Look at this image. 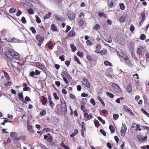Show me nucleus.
<instances>
[{"label": "nucleus", "mask_w": 149, "mask_h": 149, "mask_svg": "<svg viewBox=\"0 0 149 149\" xmlns=\"http://www.w3.org/2000/svg\"><path fill=\"white\" fill-rule=\"evenodd\" d=\"M97 118L98 120L99 121H100L102 123V124H105V122L104 120L102 119V118L100 117H99V116L97 117Z\"/></svg>", "instance_id": "nucleus-44"}, {"label": "nucleus", "mask_w": 149, "mask_h": 149, "mask_svg": "<svg viewBox=\"0 0 149 149\" xmlns=\"http://www.w3.org/2000/svg\"><path fill=\"white\" fill-rule=\"evenodd\" d=\"M106 94L108 96L111 98H113L114 97V95L113 94L109 92H107Z\"/></svg>", "instance_id": "nucleus-34"}, {"label": "nucleus", "mask_w": 149, "mask_h": 149, "mask_svg": "<svg viewBox=\"0 0 149 149\" xmlns=\"http://www.w3.org/2000/svg\"><path fill=\"white\" fill-rule=\"evenodd\" d=\"M74 59L75 61H76L79 64H81V63L80 62L79 59L76 56H74Z\"/></svg>", "instance_id": "nucleus-41"}, {"label": "nucleus", "mask_w": 149, "mask_h": 149, "mask_svg": "<svg viewBox=\"0 0 149 149\" xmlns=\"http://www.w3.org/2000/svg\"><path fill=\"white\" fill-rule=\"evenodd\" d=\"M111 86L112 88H113L116 90L119 91L120 90V88L119 86L118 85L115 84H113Z\"/></svg>", "instance_id": "nucleus-17"}, {"label": "nucleus", "mask_w": 149, "mask_h": 149, "mask_svg": "<svg viewBox=\"0 0 149 149\" xmlns=\"http://www.w3.org/2000/svg\"><path fill=\"white\" fill-rule=\"evenodd\" d=\"M36 21L38 24H39L41 22V20L38 15H36Z\"/></svg>", "instance_id": "nucleus-37"}, {"label": "nucleus", "mask_w": 149, "mask_h": 149, "mask_svg": "<svg viewBox=\"0 0 149 149\" xmlns=\"http://www.w3.org/2000/svg\"><path fill=\"white\" fill-rule=\"evenodd\" d=\"M86 58L87 59L90 61H93V59L91 56L89 55H87L86 56Z\"/></svg>", "instance_id": "nucleus-53"}, {"label": "nucleus", "mask_w": 149, "mask_h": 149, "mask_svg": "<svg viewBox=\"0 0 149 149\" xmlns=\"http://www.w3.org/2000/svg\"><path fill=\"white\" fill-rule=\"evenodd\" d=\"M121 57L128 65L130 67H131L132 66V63L127 56L124 54H123Z\"/></svg>", "instance_id": "nucleus-2"}, {"label": "nucleus", "mask_w": 149, "mask_h": 149, "mask_svg": "<svg viewBox=\"0 0 149 149\" xmlns=\"http://www.w3.org/2000/svg\"><path fill=\"white\" fill-rule=\"evenodd\" d=\"M70 47L73 52H74L76 51V48L74 45L73 44H71L70 45Z\"/></svg>", "instance_id": "nucleus-46"}, {"label": "nucleus", "mask_w": 149, "mask_h": 149, "mask_svg": "<svg viewBox=\"0 0 149 149\" xmlns=\"http://www.w3.org/2000/svg\"><path fill=\"white\" fill-rule=\"evenodd\" d=\"M41 97L42 99V104L43 105H45L47 103V99L46 97L43 96H42Z\"/></svg>", "instance_id": "nucleus-23"}, {"label": "nucleus", "mask_w": 149, "mask_h": 149, "mask_svg": "<svg viewBox=\"0 0 149 149\" xmlns=\"http://www.w3.org/2000/svg\"><path fill=\"white\" fill-rule=\"evenodd\" d=\"M47 45L48 46L49 49H50L52 48L53 46L52 42L51 41H49V43L47 44Z\"/></svg>", "instance_id": "nucleus-62"}, {"label": "nucleus", "mask_w": 149, "mask_h": 149, "mask_svg": "<svg viewBox=\"0 0 149 149\" xmlns=\"http://www.w3.org/2000/svg\"><path fill=\"white\" fill-rule=\"evenodd\" d=\"M104 39L106 41L109 43L111 42L112 41L110 36L109 35H108L107 36L105 37Z\"/></svg>", "instance_id": "nucleus-18"}, {"label": "nucleus", "mask_w": 149, "mask_h": 149, "mask_svg": "<svg viewBox=\"0 0 149 149\" xmlns=\"http://www.w3.org/2000/svg\"><path fill=\"white\" fill-rule=\"evenodd\" d=\"M124 98L123 97H121L120 98H118L116 100V103H120V100H123Z\"/></svg>", "instance_id": "nucleus-59"}, {"label": "nucleus", "mask_w": 149, "mask_h": 149, "mask_svg": "<svg viewBox=\"0 0 149 149\" xmlns=\"http://www.w3.org/2000/svg\"><path fill=\"white\" fill-rule=\"evenodd\" d=\"M3 72L4 73V75H5L6 78L8 79H9L10 77L8 75V73L5 71H3Z\"/></svg>", "instance_id": "nucleus-38"}, {"label": "nucleus", "mask_w": 149, "mask_h": 149, "mask_svg": "<svg viewBox=\"0 0 149 149\" xmlns=\"http://www.w3.org/2000/svg\"><path fill=\"white\" fill-rule=\"evenodd\" d=\"M141 111L143 112L147 116L149 117V114L145 110L143 109L142 108L141 109Z\"/></svg>", "instance_id": "nucleus-43"}, {"label": "nucleus", "mask_w": 149, "mask_h": 149, "mask_svg": "<svg viewBox=\"0 0 149 149\" xmlns=\"http://www.w3.org/2000/svg\"><path fill=\"white\" fill-rule=\"evenodd\" d=\"M98 15L100 17L104 16V17H106V15L104 14V13L100 12L98 13Z\"/></svg>", "instance_id": "nucleus-55"}, {"label": "nucleus", "mask_w": 149, "mask_h": 149, "mask_svg": "<svg viewBox=\"0 0 149 149\" xmlns=\"http://www.w3.org/2000/svg\"><path fill=\"white\" fill-rule=\"evenodd\" d=\"M10 137L13 139L17 140V135L16 132H12L10 134Z\"/></svg>", "instance_id": "nucleus-12"}, {"label": "nucleus", "mask_w": 149, "mask_h": 149, "mask_svg": "<svg viewBox=\"0 0 149 149\" xmlns=\"http://www.w3.org/2000/svg\"><path fill=\"white\" fill-rule=\"evenodd\" d=\"M135 27L132 24L131 25V26L130 27V29L131 32L132 33H133Z\"/></svg>", "instance_id": "nucleus-50"}, {"label": "nucleus", "mask_w": 149, "mask_h": 149, "mask_svg": "<svg viewBox=\"0 0 149 149\" xmlns=\"http://www.w3.org/2000/svg\"><path fill=\"white\" fill-rule=\"evenodd\" d=\"M123 107L124 111L125 112H128L131 115L134 116V114L132 112V110L127 106L123 105Z\"/></svg>", "instance_id": "nucleus-5"}, {"label": "nucleus", "mask_w": 149, "mask_h": 149, "mask_svg": "<svg viewBox=\"0 0 149 149\" xmlns=\"http://www.w3.org/2000/svg\"><path fill=\"white\" fill-rule=\"evenodd\" d=\"M93 115L91 113L88 114L87 112H86L84 113V118L85 119L90 120L93 118Z\"/></svg>", "instance_id": "nucleus-10"}, {"label": "nucleus", "mask_w": 149, "mask_h": 149, "mask_svg": "<svg viewBox=\"0 0 149 149\" xmlns=\"http://www.w3.org/2000/svg\"><path fill=\"white\" fill-rule=\"evenodd\" d=\"M56 18L57 20L62 21L63 20V17H59L58 16H56Z\"/></svg>", "instance_id": "nucleus-49"}, {"label": "nucleus", "mask_w": 149, "mask_h": 149, "mask_svg": "<svg viewBox=\"0 0 149 149\" xmlns=\"http://www.w3.org/2000/svg\"><path fill=\"white\" fill-rule=\"evenodd\" d=\"M126 16V14L125 16L124 15L121 17L119 19V21L122 22H125Z\"/></svg>", "instance_id": "nucleus-24"}, {"label": "nucleus", "mask_w": 149, "mask_h": 149, "mask_svg": "<svg viewBox=\"0 0 149 149\" xmlns=\"http://www.w3.org/2000/svg\"><path fill=\"white\" fill-rule=\"evenodd\" d=\"M36 66L42 70L44 72H45L47 71V68L44 65L39 62L37 63Z\"/></svg>", "instance_id": "nucleus-3"}, {"label": "nucleus", "mask_w": 149, "mask_h": 149, "mask_svg": "<svg viewBox=\"0 0 149 149\" xmlns=\"http://www.w3.org/2000/svg\"><path fill=\"white\" fill-rule=\"evenodd\" d=\"M119 6L120 9L122 10H123L125 9V6L123 3H119Z\"/></svg>", "instance_id": "nucleus-42"}, {"label": "nucleus", "mask_w": 149, "mask_h": 149, "mask_svg": "<svg viewBox=\"0 0 149 149\" xmlns=\"http://www.w3.org/2000/svg\"><path fill=\"white\" fill-rule=\"evenodd\" d=\"M104 64L106 66H111L112 65V63L108 61H104Z\"/></svg>", "instance_id": "nucleus-31"}, {"label": "nucleus", "mask_w": 149, "mask_h": 149, "mask_svg": "<svg viewBox=\"0 0 149 149\" xmlns=\"http://www.w3.org/2000/svg\"><path fill=\"white\" fill-rule=\"evenodd\" d=\"M78 133V130L77 129H75L74 130V132L71 134L70 135V137L72 138L77 134Z\"/></svg>", "instance_id": "nucleus-20"}, {"label": "nucleus", "mask_w": 149, "mask_h": 149, "mask_svg": "<svg viewBox=\"0 0 149 149\" xmlns=\"http://www.w3.org/2000/svg\"><path fill=\"white\" fill-rule=\"evenodd\" d=\"M21 20L24 24H25L26 22V20L25 18L24 17H22Z\"/></svg>", "instance_id": "nucleus-58"}, {"label": "nucleus", "mask_w": 149, "mask_h": 149, "mask_svg": "<svg viewBox=\"0 0 149 149\" xmlns=\"http://www.w3.org/2000/svg\"><path fill=\"white\" fill-rule=\"evenodd\" d=\"M16 10L14 8H11L9 10V12L10 13H15L16 12Z\"/></svg>", "instance_id": "nucleus-48"}, {"label": "nucleus", "mask_w": 149, "mask_h": 149, "mask_svg": "<svg viewBox=\"0 0 149 149\" xmlns=\"http://www.w3.org/2000/svg\"><path fill=\"white\" fill-rule=\"evenodd\" d=\"M109 129L111 133L115 131V129L112 125H110L109 126Z\"/></svg>", "instance_id": "nucleus-35"}, {"label": "nucleus", "mask_w": 149, "mask_h": 149, "mask_svg": "<svg viewBox=\"0 0 149 149\" xmlns=\"http://www.w3.org/2000/svg\"><path fill=\"white\" fill-rule=\"evenodd\" d=\"M97 99L100 101L102 106L104 107L105 106V104L102 98L100 96H98L97 97Z\"/></svg>", "instance_id": "nucleus-25"}, {"label": "nucleus", "mask_w": 149, "mask_h": 149, "mask_svg": "<svg viewBox=\"0 0 149 149\" xmlns=\"http://www.w3.org/2000/svg\"><path fill=\"white\" fill-rule=\"evenodd\" d=\"M127 90L128 93H131L132 91V86L130 84H127Z\"/></svg>", "instance_id": "nucleus-19"}, {"label": "nucleus", "mask_w": 149, "mask_h": 149, "mask_svg": "<svg viewBox=\"0 0 149 149\" xmlns=\"http://www.w3.org/2000/svg\"><path fill=\"white\" fill-rule=\"evenodd\" d=\"M75 35V31L73 30H71L69 32L68 35L66 37L67 38H70L74 37Z\"/></svg>", "instance_id": "nucleus-7"}, {"label": "nucleus", "mask_w": 149, "mask_h": 149, "mask_svg": "<svg viewBox=\"0 0 149 149\" xmlns=\"http://www.w3.org/2000/svg\"><path fill=\"white\" fill-rule=\"evenodd\" d=\"M12 84V83L11 81H8L4 84V85L6 86H10Z\"/></svg>", "instance_id": "nucleus-60"}, {"label": "nucleus", "mask_w": 149, "mask_h": 149, "mask_svg": "<svg viewBox=\"0 0 149 149\" xmlns=\"http://www.w3.org/2000/svg\"><path fill=\"white\" fill-rule=\"evenodd\" d=\"M107 53V51L106 49H103L100 51L99 53L100 54L102 55H104L106 54Z\"/></svg>", "instance_id": "nucleus-29"}, {"label": "nucleus", "mask_w": 149, "mask_h": 149, "mask_svg": "<svg viewBox=\"0 0 149 149\" xmlns=\"http://www.w3.org/2000/svg\"><path fill=\"white\" fill-rule=\"evenodd\" d=\"M61 107L67 105L65 100L64 99L61 100Z\"/></svg>", "instance_id": "nucleus-26"}, {"label": "nucleus", "mask_w": 149, "mask_h": 149, "mask_svg": "<svg viewBox=\"0 0 149 149\" xmlns=\"http://www.w3.org/2000/svg\"><path fill=\"white\" fill-rule=\"evenodd\" d=\"M86 43L89 46H91L93 44L92 42L89 40H87Z\"/></svg>", "instance_id": "nucleus-61"}, {"label": "nucleus", "mask_w": 149, "mask_h": 149, "mask_svg": "<svg viewBox=\"0 0 149 149\" xmlns=\"http://www.w3.org/2000/svg\"><path fill=\"white\" fill-rule=\"evenodd\" d=\"M27 130L30 134H32L34 132V130L32 128V125L29 124L28 122L27 123Z\"/></svg>", "instance_id": "nucleus-9"}, {"label": "nucleus", "mask_w": 149, "mask_h": 149, "mask_svg": "<svg viewBox=\"0 0 149 149\" xmlns=\"http://www.w3.org/2000/svg\"><path fill=\"white\" fill-rule=\"evenodd\" d=\"M70 97L71 99L73 100H74L76 98V97L75 95L72 93H71L70 94Z\"/></svg>", "instance_id": "nucleus-56"}, {"label": "nucleus", "mask_w": 149, "mask_h": 149, "mask_svg": "<svg viewBox=\"0 0 149 149\" xmlns=\"http://www.w3.org/2000/svg\"><path fill=\"white\" fill-rule=\"evenodd\" d=\"M18 96L19 97V99L21 100H24V101H23V102L24 103H27V102L24 101L23 99V93H20L18 94Z\"/></svg>", "instance_id": "nucleus-21"}, {"label": "nucleus", "mask_w": 149, "mask_h": 149, "mask_svg": "<svg viewBox=\"0 0 149 149\" xmlns=\"http://www.w3.org/2000/svg\"><path fill=\"white\" fill-rule=\"evenodd\" d=\"M83 84H84L86 87L88 88L90 87L91 85L90 82L87 79L84 78L83 80Z\"/></svg>", "instance_id": "nucleus-6"}, {"label": "nucleus", "mask_w": 149, "mask_h": 149, "mask_svg": "<svg viewBox=\"0 0 149 149\" xmlns=\"http://www.w3.org/2000/svg\"><path fill=\"white\" fill-rule=\"evenodd\" d=\"M61 76L63 77H66L69 81L72 80L71 76L67 72L65 71H63L61 74Z\"/></svg>", "instance_id": "nucleus-4"}, {"label": "nucleus", "mask_w": 149, "mask_h": 149, "mask_svg": "<svg viewBox=\"0 0 149 149\" xmlns=\"http://www.w3.org/2000/svg\"><path fill=\"white\" fill-rule=\"evenodd\" d=\"M53 95L56 100H58L59 99V97L57 95L56 93H54L53 94Z\"/></svg>", "instance_id": "nucleus-52"}, {"label": "nucleus", "mask_w": 149, "mask_h": 149, "mask_svg": "<svg viewBox=\"0 0 149 149\" xmlns=\"http://www.w3.org/2000/svg\"><path fill=\"white\" fill-rule=\"evenodd\" d=\"M30 30L32 31V33L33 34H35L36 33V31L35 29L33 27H31L30 28Z\"/></svg>", "instance_id": "nucleus-47"}, {"label": "nucleus", "mask_w": 149, "mask_h": 149, "mask_svg": "<svg viewBox=\"0 0 149 149\" xmlns=\"http://www.w3.org/2000/svg\"><path fill=\"white\" fill-rule=\"evenodd\" d=\"M90 102L92 104V105L94 106L95 105L96 103L93 99H92L90 100Z\"/></svg>", "instance_id": "nucleus-57"}, {"label": "nucleus", "mask_w": 149, "mask_h": 149, "mask_svg": "<svg viewBox=\"0 0 149 149\" xmlns=\"http://www.w3.org/2000/svg\"><path fill=\"white\" fill-rule=\"evenodd\" d=\"M141 16L142 18V19H141V20H142V21H144L145 20V17H146V15H145V13H143V12L141 13Z\"/></svg>", "instance_id": "nucleus-40"}, {"label": "nucleus", "mask_w": 149, "mask_h": 149, "mask_svg": "<svg viewBox=\"0 0 149 149\" xmlns=\"http://www.w3.org/2000/svg\"><path fill=\"white\" fill-rule=\"evenodd\" d=\"M8 41L10 42H15L16 41V39L14 38H8Z\"/></svg>", "instance_id": "nucleus-36"}, {"label": "nucleus", "mask_w": 149, "mask_h": 149, "mask_svg": "<svg viewBox=\"0 0 149 149\" xmlns=\"http://www.w3.org/2000/svg\"><path fill=\"white\" fill-rule=\"evenodd\" d=\"M44 139L45 140L47 139V141L49 143H51L53 140V139L52 136H50L48 138V136L46 135H44Z\"/></svg>", "instance_id": "nucleus-14"}, {"label": "nucleus", "mask_w": 149, "mask_h": 149, "mask_svg": "<svg viewBox=\"0 0 149 149\" xmlns=\"http://www.w3.org/2000/svg\"><path fill=\"white\" fill-rule=\"evenodd\" d=\"M48 102L49 103V105L50 106L51 108H52L55 105L54 104L52 100L48 101Z\"/></svg>", "instance_id": "nucleus-32"}, {"label": "nucleus", "mask_w": 149, "mask_h": 149, "mask_svg": "<svg viewBox=\"0 0 149 149\" xmlns=\"http://www.w3.org/2000/svg\"><path fill=\"white\" fill-rule=\"evenodd\" d=\"M36 38L38 42H43L44 38L42 36H40V35L38 34L37 35L36 37Z\"/></svg>", "instance_id": "nucleus-15"}, {"label": "nucleus", "mask_w": 149, "mask_h": 149, "mask_svg": "<svg viewBox=\"0 0 149 149\" xmlns=\"http://www.w3.org/2000/svg\"><path fill=\"white\" fill-rule=\"evenodd\" d=\"M140 38L141 40H144L146 38V36L145 34H143L140 36Z\"/></svg>", "instance_id": "nucleus-51"}, {"label": "nucleus", "mask_w": 149, "mask_h": 149, "mask_svg": "<svg viewBox=\"0 0 149 149\" xmlns=\"http://www.w3.org/2000/svg\"><path fill=\"white\" fill-rule=\"evenodd\" d=\"M101 48L100 45L99 44H97L96 47V51H95V52L98 53H99V52L100 51Z\"/></svg>", "instance_id": "nucleus-22"}, {"label": "nucleus", "mask_w": 149, "mask_h": 149, "mask_svg": "<svg viewBox=\"0 0 149 149\" xmlns=\"http://www.w3.org/2000/svg\"><path fill=\"white\" fill-rule=\"evenodd\" d=\"M79 24L80 26H83L84 24V22L82 20H80L79 21Z\"/></svg>", "instance_id": "nucleus-64"}, {"label": "nucleus", "mask_w": 149, "mask_h": 149, "mask_svg": "<svg viewBox=\"0 0 149 149\" xmlns=\"http://www.w3.org/2000/svg\"><path fill=\"white\" fill-rule=\"evenodd\" d=\"M113 118L114 120L117 119L119 117V116L117 114H114L113 116Z\"/></svg>", "instance_id": "nucleus-63"}, {"label": "nucleus", "mask_w": 149, "mask_h": 149, "mask_svg": "<svg viewBox=\"0 0 149 149\" xmlns=\"http://www.w3.org/2000/svg\"><path fill=\"white\" fill-rule=\"evenodd\" d=\"M123 126L122 127H121V130L120 132L122 134H123L124 135L126 131V130H127V127L125 125H123Z\"/></svg>", "instance_id": "nucleus-13"}, {"label": "nucleus", "mask_w": 149, "mask_h": 149, "mask_svg": "<svg viewBox=\"0 0 149 149\" xmlns=\"http://www.w3.org/2000/svg\"><path fill=\"white\" fill-rule=\"evenodd\" d=\"M25 136L22 135L20 136L19 137H17V140H22L23 141H25Z\"/></svg>", "instance_id": "nucleus-30"}, {"label": "nucleus", "mask_w": 149, "mask_h": 149, "mask_svg": "<svg viewBox=\"0 0 149 149\" xmlns=\"http://www.w3.org/2000/svg\"><path fill=\"white\" fill-rule=\"evenodd\" d=\"M100 25L98 24H95V26L93 27V29L94 30L97 31L100 29Z\"/></svg>", "instance_id": "nucleus-28"}, {"label": "nucleus", "mask_w": 149, "mask_h": 149, "mask_svg": "<svg viewBox=\"0 0 149 149\" xmlns=\"http://www.w3.org/2000/svg\"><path fill=\"white\" fill-rule=\"evenodd\" d=\"M68 16L70 20H73L75 18V14L71 11L69 12L68 13Z\"/></svg>", "instance_id": "nucleus-8"}, {"label": "nucleus", "mask_w": 149, "mask_h": 149, "mask_svg": "<svg viewBox=\"0 0 149 149\" xmlns=\"http://www.w3.org/2000/svg\"><path fill=\"white\" fill-rule=\"evenodd\" d=\"M28 12L29 14L32 15L34 13V12L32 9L30 8L28 10Z\"/></svg>", "instance_id": "nucleus-54"}, {"label": "nucleus", "mask_w": 149, "mask_h": 149, "mask_svg": "<svg viewBox=\"0 0 149 149\" xmlns=\"http://www.w3.org/2000/svg\"><path fill=\"white\" fill-rule=\"evenodd\" d=\"M51 13H49L48 14H46L45 15L44 17V19L45 20L46 19L49 18L50 17Z\"/></svg>", "instance_id": "nucleus-33"}, {"label": "nucleus", "mask_w": 149, "mask_h": 149, "mask_svg": "<svg viewBox=\"0 0 149 149\" xmlns=\"http://www.w3.org/2000/svg\"><path fill=\"white\" fill-rule=\"evenodd\" d=\"M77 55L81 58L83 57L84 55L83 54L82 52L79 51L77 53Z\"/></svg>", "instance_id": "nucleus-45"}, {"label": "nucleus", "mask_w": 149, "mask_h": 149, "mask_svg": "<svg viewBox=\"0 0 149 149\" xmlns=\"http://www.w3.org/2000/svg\"><path fill=\"white\" fill-rule=\"evenodd\" d=\"M61 110L63 112V113L65 114H66L67 111V105H64V106L61 107Z\"/></svg>", "instance_id": "nucleus-16"}, {"label": "nucleus", "mask_w": 149, "mask_h": 149, "mask_svg": "<svg viewBox=\"0 0 149 149\" xmlns=\"http://www.w3.org/2000/svg\"><path fill=\"white\" fill-rule=\"evenodd\" d=\"M51 29L54 31H57V27L54 24H52L51 26Z\"/></svg>", "instance_id": "nucleus-27"}, {"label": "nucleus", "mask_w": 149, "mask_h": 149, "mask_svg": "<svg viewBox=\"0 0 149 149\" xmlns=\"http://www.w3.org/2000/svg\"><path fill=\"white\" fill-rule=\"evenodd\" d=\"M10 54L14 58L17 60L20 59V55L18 53L16 52L13 49H10L9 51Z\"/></svg>", "instance_id": "nucleus-1"}, {"label": "nucleus", "mask_w": 149, "mask_h": 149, "mask_svg": "<svg viewBox=\"0 0 149 149\" xmlns=\"http://www.w3.org/2000/svg\"><path fill=\"white\" fill-rule=\"evenodd\" d=\"M46 112L45 110H41L40 113V115L41 116H43L45 115L46 114Z\"/></svg>", "instance_id": "nucleus-39"}, {"label": "nucleus", "mask_w": 149, "mask_h": 149, "mask_svg": "<svg viewBox=\"0 0 149 149\" xmlns=\"http://www.w3.org/2000/svg\"><path fill=\"white\" fill-rule=\"evenodd\" d=\"M143 49L144 48L142 46H139L136 52L137 54L139 55H142Z\"/></svg>", "instance_id": "nucleus-11"}]
</instances>
